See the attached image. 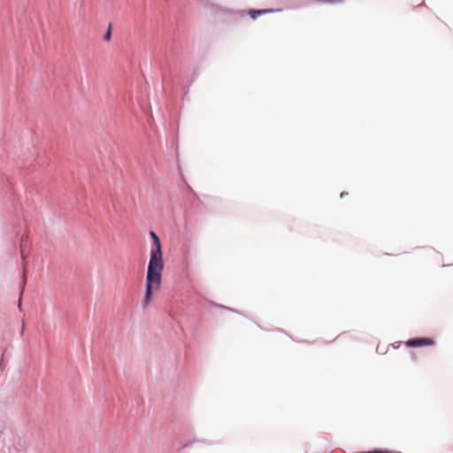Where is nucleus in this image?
<instances>
[{
    "mask_svg": "<svg viewBox=\"0 0 453 453\" xmlns=\"http://www.w3.org/2000/svg\"><path fill=\"white\" fill-rule=\"evenodd\" d=\"M28 250H29V241L28 237L26 234H22L19 238V252L20 257L22 260V265H23V275H22V281L20 282V290L21 293L24 291V286L26 283V267L27 264V256H28Z\"/></svg>",
    "mask_w": 453,
    "mask_h": 453,
    "instance_id": "2",
    "label": "nucleus"
},
{
    "mask_svg": "<svg viewBox=\"0 0 453 453\" xmlns=\"http://www.w3.org/2000/svg\"><path fill=\"white\" fill-rule=\"evenodd\" d=\"M150 236L152 241L150 252L163 254L161 242L157 234L154 231H150Z\"/></svg>",
    "mask_w": 453,
    "mask_h": 453,
    "instance_id": "6",
    "label": "nucleus"
},
{
    "mask_svg": "<svg viewBox=\"0 0 453 453\" xmlns=\"http://www.w3.org/2000/svg\"><path fill=\"white\" fill-rule=\"evenodd\" d=\"M111 37H112V27H111V25L110 24L107 30L104 34L103 39L105 42H110L111 40Z\"/></svg>",
    "mask_w": 453,
    "mask_h": 453,
    "instance_id": "8",
    "label": "nucleus"
},
{
    "mask_svg": "<svg viewBox=\"0 0 453 453\" xmlns=\"http://www.w3.org/2000/svg\"><path fill=\"white\" fill-rule=\"evenodd\" d=\"M199 2L200 4L203 5V6H208L209 4V1L208 0H197Z\"/></svg>",
    "mask_w": 453,
    "mask_h": 453,
    "instance_id": "12",
    "label": "nucleus"
},
{
    "mask_svg": "<svg viewBox=\"0 0 453 453\" xmlns=\"http://www.w3.org/2000/svg\"><path fill=\"white\" fill-rule=\"evenodd\" d=\"M314 2H317V3H321V4H335V3H341L342 0H313Z\"/></svg>",
    "mask_w": 453,
    "mask_h": 453,
    "instance_id": "10",
    "label": "nucleus"
},
{
    "mask_svg": "<svg viewBox=\"0 0 453 453\" xmlns=\"http://www.w3.org/2000/svg\"><path fill=\"white\" fill-rule=\"evenodd\" d=\"M160 68H161V73H162L163 85L165 86L166 83V81H167L165 66H164L163 64H160Z\"/></svg>",
    "mask_w": 453,
    "mask_h": 453,
    "instance_id": "9",
    "label": "nucleus"
},
{
    "mask_svg": "<svg viewBox=\"0 0 453 453\" xmlns=\"http://www.w3.org/2000/svg\"><path fill=\"white\" fill-rule=\"evenodd\" d=\"M162 283L145 280V294L142 302L143 309H146L153 299L154 294L160 290Z\"/></svg>",
    "mask_w": 453,
    "mask_h": 453,
    "instance_id": "3",
    "label": "nucleus"
},
{
    "mask_svg": "<svg viewBox=\"0 0 453 453\" xmlns=\"http://www.w3.org/2000/svg\"><path fill=\"white\" fill-rule=\"evenodd\" d=\"M216 306H219V307H221V308H223V309H226V310L231 311H233V312H236V313H238V312H239V311H237L236 310H234V309L229 308V307H226V306H223V305H219V304H216Z\"/></svg>",
    "mask_w": 453,
    "mask_h": 453,
    "instance_id": "11",
    "label": "nucleus"
},
{
    "mask_svg": "<svg viewBox=\"0 0 453 453\" xmlns=\"http://www.w3.org/2000/svg\"><path fill=\"white\" fill-rule=\"evenodd\" d=\"M3 191L10 197V199H13L12 203L14 204L17 196V189L14 187L13 182L8 178L4 180Z\"/></svg>",
    "mask_w": 453,
    "mask_h": 453,
    "instance_id": "5",
    "label": "nucleus"
},
{
    "mask_svg": "<svg viewBox=\"0 0 453 453\" xmlns=\"http://www.w3.org/2000/svg\"><path fill=\"white\" fill-rule=\"evenodd\" d=\"M4 359L2 358L0 360V370L3 371L4 370Z\"/></svg>",
    "mask_w": 453,
    "mask_h": 453,
    "instance_id": "13",
    "label": "nucleus"
},
{
    "mask_svg": "<svg viewBox=\"0 0 453 453\" xmlns=\"http://www.w3.org/2000/svg\"><path fill=\"white\" fill-rule=\"evenodd\" d=\"M408 348H421L434 345V341L429 337H413L405 342Z\"/></svg>",
    "mask_w": 453,
    "mask_h": 453,
    "instance_id": "4",
    "label": "nucleus"
},
{
    "mask_svg": "<svg viewBox=\"0 0 453 453\" xmlns=\"http://www.w3.org/2000/svg\"><path fill=\"white\" fill-rule=\"evenodd\" d=\"M347 195H348V192H342L340 196H341V198H343Z\"/></svg>",
    "mask_w": 453,
    "mask_h": 453,
    "instance_id": "14",
    "label": "nucleus"
},
{
    "mask_svg": "<svg viewBox=\"0 0 453 453\" xmlns=\"http://www.w3.org/2000/svg\"><path fill=\"white\" fill-rule=\"evenodd\" d=\"M165 268L163 254L150 252V260L145 280L162 283V274Z\"/></svg>",
    "mask_w": 453,
    "mask_h": 453,
    "instance_id": "1",
    "label": "nucleus"
},
{
    "mask_svg": "<svg viewBox=\"0 0 453 453\" xmlns=\"http://www.w3.org/2000/svg\"><path fill=\"white\" fill-rule=\"evenodd\" d=\"M273 9H250L249 15L252 19H257L262 14H265L268 12H273Z\"/></svg>",
    "mask_w": 453,
    "mask_h": 453,
    "instance_id": "7",
    "label": "nucleus"
}]
</instances>
